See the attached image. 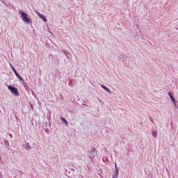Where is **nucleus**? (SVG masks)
<instances>
[{
    "label": "nucleus",
    "instance_id": "1",
    "mask_svg": "<svg viewBox=\"0 0 178 178\" xmlns=\"http://www.w3.org/2000/svg\"><path fill=\"white\" fill-rule=\"evenodd\" d=\"M18 13L20 15L21 19L24 23H26V24H30V23H31V18L29 17V14L26 13V12L19 10Z\"/></svg>",
    "mask_w": 178,
    "mask_h": 178
},
{
    "label": "nucleus",
    "instance_id": "2",
    "mask_svg": "<svg viewBox=\"0 0 178 178\" xmlns=\"http://www.w3.org/2000/svg\"><path fill=\"white\" fill-rule=\"evenodd\" d=\"M97 155V149L95 147H92L90 149L89 152L88 154V156L89 159H90L91 162L95 159V156Z\"/></svg>",
    "mask_w": 178,
    "mask_h": 178
},
{
    "label": "nucleus",
    "instance_id": "3",
    "mask_svg": "<svg viewBox=\"0 0 178 178\" xmlns=\"http://www.w3.org/2000/svg\"><path fill=\"white\" fill-rule=\"evenodd\" d=\"M6 87H8V88L10 90V91L12 92V94H13V95H15V97H19L20 95V93H19V90H17V88L12 86H9L8 84L6 85Z\"/></svg>",
    "mask_w": 178,
    "mask_h": 178
},
{
    "label": "nucleus",
    "instance_id": "4",
    "mask_svg": "<svg viewBox=\"0 0 178 178\" xmlns=\"http://www.w3.org/2000/svg\"><path fill=\"white\" fill-rule=\"evenodd\" d=\"M35 13H37V15L39 16V17H40V19H42L43 20V22H44L45 23H47L48 22V19H47V18L45 17V16H44V15L40 14V13L35 11Z\"/></svg>",
    "mask_w": 178,
    "mask_h": 178
},
{
    "label": "nucleus",
    "instance_id": "5",
    "mask_svg": "<svg viewBox=\"0 0 178 178\" xmlns=\"http://www.w3.org/2000/svg\"><path fill=\"white\" fill-rule=\"evenodd\" d=\"M101 87L102 88H103V90H105V91L108 92V94H112V91H111V90H109L108 87L105 86L104 85H102Z\"/></svg>",
    "mask_w": 178,
    "mask_h": 178
},
{
    "label": "nucleus",
    "instance_id": "6",
    "mask_svg": "<svg viewBox=\"0 0 178 178\" xmlns=\"http://www.w3.org/2000/svg\"><path fill=\"white\" fill-rule=\"evenodd\" d=\"M119 177V170H117L114 172L113 178H118Z\"/></svg>",
    "mask_w": 178,
    "mask_h": 178
},
{
    "label": "nucleus",
    "instance_id": "7",
    "mask_svg": "<svg viewBox=\"0 0 178 178\" xmlns=\"http://www.w3.org/2000/svg\"><path fill=\"white\" fill-rule=\"evenodd\" d=\"M172 102L173 103V105L175 106V108H176L177 109H178V106H177V102L176 101L175 99H174V100H171Z\"/></svg>",
    "mask_w": 178,
    "mask_h": 178
},
{
    "label": "nucleus",
    "instance_id": "8",
    "mask_svg": "<svg viewBox=\"0 0 178 178\" xmlns=\"http://www.w3.org/2000/svg\"><path fill=\"white\" fill-rule=\"evenodd\" d=\"M22 86L24 87L25 90H29V85H27V83L26 82H22Z\"/></svg>",
    "mask_w": 178,
    "mask_h": 178
},
{
    "label": "nucleus",
    "instance_id": "9",
    "mask_svg": "<svg viewBox=\"0 0 178 178\" xmlns=\"http://www.w3.org/2000/svg\"><path fill=\"white\" fill-rule=\"evenodd\" d=\"M17 77L21 81L22 84H23V83H24V79L23 78H22V76L20 75H18Z\"/></svg>",
    "mask_w": 178,
    "mask_h": 178
},
{
    "label": "nucleus",
    "instance_id": "10",
    "mask_svg": "<svg viewBox=\"0 0 178 178\" xmlns=\"http://www.w3.org/2000/svg\"><path fill=\"white\" fill-rule=\"evenodd\" d=\"M168 95L171 99V101H175V97H173V95L170 92H168Z\"/></svg>",
    "mask_w": 178,
    "mask_h": 178
},
{
    "label": "nucleus",
    "instance_id": "11",
    "mask_svg": "<svg viewBox=\"0 0 178 178\" xmlns=\"http://www.w3.org/2000/svg\"><path fill=\"white\" fill-rule=\"evenodd\" d=\"M61 121L63 123H65L66 124V126H67L69 124V123H67V121L66 120V119L61 118Z\"/></svg>",
    "mask_w": 178,
    "mask_h": 178
},
{
    "label": "nucleus",
    "instance_id": "12",
    "mask_svg": "<svg viewBox=\"0 0 178 178\" xmlns=\"http://www.w3.org/2000/svg\"><path fill=\"white\" fill-rule=\"evenodd\" d=\"M152 136L154 137V138H156V137H158V132L156 131H152Z\"/></svg>",
    "mask_w": 178,
    "mask_h": 178
},
{
    "label": "nucleus",
    "instance_id": "13",
    "mask_svg": "<svg viewBox=\"0 0 178 178\" xmlns=\"http://www.w3.org/2000/svg\"><path fill=\"white\" fill-rule=\"evenodd\" d=\"M26 149H31V147H30V143H26Z\"/></svg>",
    "mask_w": 178,
    "mask_h": 178
},
{
    "label": "nucleus",
    "instance_id": "14",
    "mask_svg": "<svg viewBox=\"0 0 178 178\" xmlns=\"http://www.w3.org/2000/svg\"><path fill=\"white\" fill-rule=\"evenodd\" d=\"M63 54H65V55L67 56V58H69V56H67V55H69V52L65 51L63 50Z\"/></svg>",
    "mask_w": 178,
    "mask_h": 178
},
{
    "label": "nucleus",
    "instance_id": "15",
    "mask_svg": "<svg viewBox=\"0 0 178 178\" xmlns=\"http://www.w3.org/2000/svg\"><path fill=\"white\" fill-rule=\"evenodd\" d=\"M14 73H15V76L17 77L18 76H19V73H17V71H14Z\"/></svg>",
    "mask_w": 178,
    "mask_h": 178
},
{
    "label": "nucleus",
    "instance_id": "16",
    "mask_svg": "<svg viewBox=\"0 0 178 178\" xmlns=\"http://www.w3.org/2000/svg\"><path fill=\"white\" fill-rule=\"evenodd\" d=\"M115 171L119 170V169H118V164L116 163L115 164Z\"/></svg>",
    "mask_w": 178,
    "mask_h": 178
},
{
    "label": "nucleus",
    "instance_id": "17",
    "mask_svg": "<svg viewBox=\"0 0 178 178\" xmlns=\"http://www.w3.org/2000/svg\"><path fill=\"white\" fill-rule=\"evenodd\" d=\"M11 69H12V70H13V72H15V71H16V69H15V67H13V66L11 67Z\"/></svg>",
    "mask_w": 178,
    "mask_h": 178
},
{
    "label": "nucleus",
    "instance_id": "18",
    "mask_svg": "<svg viewBox=\"0 0 178 178\" xmlns=\"http://www.w3.org/2000/svg\"><path fill=\"white\" fill-rule=\"evenodd\" d=\"M11 69H12V70H13V72H15V71H16V69H15V67H13V66L11 67Z\"/></svg>",
    "mask_w": 178,
    "mask_h": 178
},
{
    "label": "nucleus",
    "instance_id": "19",
    "mask_svg": "<svg viewBox=\"0 0 178 178\" xmlns=\"http://www.w3.org/2000/svg\"><path fill=\"white\" fill-rule=\"evenodd\" d=\"M10 67H13V65H12V63H10Z\"/></svg>",
    "mask_w": 178,
    "mask_h": 178
},
{
    "label": "nucleus",
    "instance_id": "20",
    "mask_svg": "<svg viewBox=\"0 0 178 178\" xmlns=\"http://www.w3.org/2000/svg\"><path fill=\"white\" fill-rule=\"evenodd\" d=\"M32 94H33V95H34V92L33 91H32Z\"/></svg>",
    "mask_w": 178,
    "mask_h": 178
},
{
    "label": "nucleus",
    "instance_id": "21",
    "mask_svg": "<svg viewBox=\"0 0 178 178\" xmlns=\"http://www.w3.org/2000/svg\"><path fill=\"white\" fill-rule=\"evenodd\" d=\"M0 159H2V157L0 156Z\"/></svg>",
    "mask_w": 178,
    "mask_h": 178
}]
</instances>
